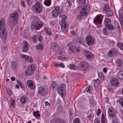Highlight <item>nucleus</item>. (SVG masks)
<instances>
[{"label": "nucleus", "mask_w": 123, "mask_h": 123, "mask_svg": "<svg viewBox=\"0 0 123 123\" xmlns=\"http://www.w3.org/2000/svg\"><path fill=\"white\" fill-rule=\"evenodd\" d=\"M0 34L3 39H6L7 38V34L6 27L3 19L0 20Z\"/></svg>", "instance_id": "1"}, {"label": "nucleus", "mask_w": 123, "mask_h": 123, "mask_svg": "<svg viewBox=\"0 0 123 123\" xmlns=\"http://www.w3.org/2000/svg\"><path fill=\"white\" fill-rule=\"evenodd\" d=\"M90 7L88 5H84L81 9L78 17L79 18L81 17L87 16L90 12Z\"/></svg>", "instance_id": "2"}, {"label": "nucleus", "mask_w": 123, "mask_h": 123, "mask_svg": "<svg viewBox=\"0 0 123 123\" xmlns=\"http://www.w3.org/2000/svg\"><path fill=\"white\" fill-rule=\"evenodd\" d=\"M43 22L40 21L38 18L35 19L33 21L31 27H33L35 29L39 30L42 27Z\"/></svg>", "instance_id": "3"}, {"label": "nucleus", "mask_w": 123, "mask_h": 123, "mask_svg": "<svg viewBox=\"0 0 123 123\" xmlns=\"http://www.w3.org/2000/svg\"><path fill=\"white\" fill-rule=\"evenodd\" d=\"M33 9L35 12L39 13L43 11V8L40 3L39 2H37L33 6Z\"/></svg>", "instance_id": "4"}, {"label": "nucleus", "mask_w": 123, "mask_h": 123, "mask_svg": "<svg viewBox=\"0 0 123 123\" xmlns=\"http://www.w3.org/2000/svg\"><path fill=\"white\" fill-rule=\"evenodd\" d=\"M83 53L87 60L90 61H92L94 58L93 55L89 51L85 50L84 51Z\"/></svg>", "instance_id": "5"}, {"label": "nucleus", "mask_w": 123, "mask_h": 123, "mask_svg": "<svg viewBox=\"0 0 123 123\" xmlns=\"http://www.w3.org/2000/svg\"><path fill=\"white\" fill-rule=\"evenodd\" d=\"M10 17L11 20L14 22V25H15L18 20L19 17L18 13L15 12L12 14L10 15Z\"/></svg>", "instance_id": "6"}, {"label": "nucleus", "mask_w": 123, "mask_h": 123, "mask_svg": "<svg viewBox=\"0 0 123 123\" xmlns=\"http://www.w3.org/2000/svg\"><path fill=\"white\" fill-rule=\"evenodd\" d=\"M66 86L65 84H63L60 85L57 89V92L61 96H62L64 95L63 93L64 92V89Z\"/></svg>", "instance_id": "7"}, {"label": "nucleus", "mask_w": 123, "mask_h": 123, "mask_svg": "<svg viewBox=\"0 0 123 123\" xmlns=\"http://www.w3.org/2000/svg\"><path fill=\"white\" fill-rule=\"evenodd\" d=\"M35 69V67L33 65H31L29 66L26 70L27 73H28V75L32 74L34 73Z\"/></svg>", "instance_id": "8"}, {"label": "nucleus", "mask_w": 123, "mask_h": 123, "mask_svg": "<svg viewBox=\"0 0 123 123\" xmlns=\"http://www.w3.org/2000/svg\"><path fill=\"white\" fill-rule=\"evenodd\" d=\"M59 10V7L58 6H55V9L52 11L51 13L52 16L53 17L55 18L58 16Z\"/></svg>", "instance_id": "9"}, {"label": "nucleus", "mask_w": 123, "mask_h": 123, "mask_svg": "<svg viewBox=\"0 0 123 123\" xmlns=\"http://www.w3.org/2000/svg\"><path fill=\"white\" fill-rule=\"evenodd\" d=\"M111 85L115 87H117L119 84L118 80L116 78H111L110 80Z\"/></svg>", "instance_id": "10"}, {"label": "nucleus", "mask_w": 123, "mask_h": 123, "mask_svg": "<svg viewBox=\"0 0 123 123\" xmlns=\"http://www.w3.org/2000/svg\"><path fill=\"white\" fill-rule=\"evenodd\" d=\"M103 18V16L101 15L97 16L94 20L95 23L96 24H100L102 22Z\"/></svg>", "instance_id": "11"}, {"label": "nucleus", "mask_w": 123, "mask_h": 123, "mask_svg": "<svg viewBox=\"0 0 123 123\" xmlns=\"http://www.w3.org/2000/svg\"><path fill=\"white\" fill-rule=\"evenodd\" d=\"M43 39V38L41 34H38L37 35L33 36V42H36L37 40H38L39 41H41Z\"/></svg>", "instance_id": "12"}, {"label": "nucleus", "mask_w": 123, "mask_h": 123, "mask_svg": "<svg viewBox=\"0 0 123 123\" xmlns=\"http://www.w3.org/2000/svg\"><path fill=\"white\" fill-rule=\"evenodd\" d=\"M86 41L88 45H91L94 43V40L92 39V37L90 36H88L86 37Z\"/></svg>", "instance_id": "13"}, {"label": "nucleus", "mask_w": 123, "mask_h": 123, "mask_svg": "<svg viewBox=\"0 0 123 123\" xmlns=\"http://www.w3.org/2000/svg\"><path fill=\"white\" fill-rule=\"evenodd\" d=\"M23 51L26 52L28 50L29 46L28 42L26 41H24L23 42Z\"/></svg>", "instance_id": "14"}, {"label": "nucleus", "mask_w": 123, "mask_h": 123, "mask_svg": "<svg viewBox=\"0 0 123 123\" xmlns=\"http://www.w3.org/2000/svg\"><path fill=\"white\" fill-rule=\"evenodd\" d=\"M38 92L39 94L42 96H44L47 93L46 91L43 87L38 88Z\"/></svg>", "instance_id": "15"}, {"label": "nucleus", "mask_w": 123, "mask_h": 123, "mask_svg": "<svg viewBox=\"0 0 123 123\" xmlns=\"http://www.w3.org/2000/svg\"><path fill=\"white\" fill-rule=\"evenodd\" d=\"M108 112L109 116L111 117H114L116 116V112L111 108H110L108 110Z\"/></svg>", "instance_id": "16"}, {"label": "nucleus", "mask_w": 123, "mask_h": 123, "mask_svg": "<svg viewBox=\"0 0 123 123\" xmlns=\"http://www.w3.org/2000/svg\"><path fill=\"white\" fill-rule=\"evenodd\" d=\"M11 68L14 71H16L17 70L18 65L17 63L14 61H12L11 62Z\"/></svg>", "instance_id": "17"}, {"label": "nucleus", "mask_w": 123, "mask_h": 123, "mask_svg": "<svg viewBox=\"0 0 123 123\" xmlns=\"http://www.w3.org/2000/svg\"><path fill=\"white\" fill-rule=\"evenodd\" d=\"M68 47V51L70 54H72L75 51V47L71 45H69Z\"/></svg>", "instance_id": "18"}, {"label": "nucleus", "mask_w": 123, "mask_h": 123, "mask_svg": "<svg viewBox=\"0 0 123 123\" xmlns=\"http://www.w3.org/2000/svg\"><path fill=\"white\" fill-rule=\"evenodd\" d=\"M28 86L31 89H34L35 87V85L34 84L33 82L31 80L28 81L27 82Z\"/></svg>", "instance_id": "19"}, {"label": "nucleus", "mask_w": 123, "mask_h": 123, "mask_svg": "<svg viewBox=\"0 0 123 123\" xmlns=\"http://www.w3.org/2000/svg\"><path fill=\"white\" fill-rule=\"evenodd\" d=\"M55 121L56 123H66L64 119L62 118L55 119Z\"/></svg>", "instance_id": "20"}, {"label": "nucleus", "mask_w": 123, "mask_h": 123, "mask_svg": "<svg viewBox=\"0 0 123 123\" xmlns=\"http://www.w3.org/2000/svg\"><path fill=\"white\" fill-rule=\"evenodd\" d=\"M20 100L22 104H24L27 103V98L23 96L21 98Z\"/></svg>", "instance_id": "21"}, {"label": "nucleus", "mask_w": 123, "mask_h": 123, "mask_svg": "<svg viewBox=\"0 0 123 123\" xmlns=\"http://www.w3.org/2000/svg\"><path fill=\"white\" fill-rule=\"evenodd\" d=\"M116 65L118 67H120L122 66L123 63L121 60L120 59H118L117 60L116 62Z\"/></svg>", "instance_id": "22"}, {"label": "nucleus", "mask_w": 123, "mask_h": 123, "mask_svg": "<svg viewBox=\"0 0 123 123\" xmlns=\"http://www.w3.org/2000/svg\"><path fill=\"white\" fill-rule=\"evenodd\" d=\"M117 77L120 80H123V71H120L118 73Z\"/></svg>", "instance_id": "23"}, {"label": "nucleus", "mask_w": 123, "mask_h": 123, "mask_svg": "<svg viewBox=\"0 0 123 123\" xmlns=\"http://www.w3.org/2000/svg\"><path fill=\"white\" fill-rule=\"evenodd\" d=\"M45 29L46 32L47 34L49 36H51L52 34V33L51 32V29L50 28L48 29L47 27H45Z\"/></svg>", "instance_id": "24"}, {"label": "nucleus", "mask_w": 123, "mask_h": 123, "mask_svg": "<svg viewBox=\"0 0 123 123\" xmlns=\"http://www.w3.org/2000/svg\"><path fill=\"white\" fill-rule=\"evenodd\" d=\"M51 46V49L54 50L55 51L58 48V45L57 43L55 42L52 43Z\"/></svg>", "instance_id": "25"}, {"label": "nucleus", "mask_w": 123, "mask_h": 123, "mask_svg": "<svg viewBox=\"0 0 123 123\" xmlns=\"http://www.w3.org/2000/svg\"><path fill=\"white\" fill-rule=\"evenodd\" d=\"M68 67L70 69L72 70H75L77 69V67L76 65L74 64H71L68 65Z\"/></svg>", "instance_id": "26"}, {"label": "nucleus", "mask_w": 123, "mask_h": 123, "mask_svg": "<svg viewBox=\"0 0 123 123\" xmlns=\"http://www.w3.org/2000/svg\"><path fill=\"white\" fill-rule=\"evenodd\" d=\"M106 14L108 17L112 16L113 15V11L111 10H109L106 12Z\"/></svg>", "instance_id": "27"}, {"label": "nucleus", "mask_w": 123, "mask_h": 123, "mask_svg": "<svg viewBox=\"0 0 123 123\" xmlns=\"http://www.w3.org/2000/svg\"><path fill=\"white\" fill-rule=\"evenodd\" d=\"M111 50L114 56L117 55L119 53L118 50L114 48L111 49Z\"/></svg>", "instance_id": "28"}, {"label": "nucleus", "mask_w": 123, "mask_h": 123, "mask_svg": "<svg viewBox=\"0 0 123 123\" xmlns=\"http://www.w3.org/2000/svg\"><path fill=\"white\" fill-rule=\"evenodd\" d=\"M23 57H24V58H25V60L27 62H32V59L30 56H28L27 55H25L23 57Z\"/></svg>", "instance_id": "29"}, {"label": "nucleus", "mask_w": 123, "mask_h": 123, "mask_svg": "<svg viewBox=\"0 0 123 123\" xmlns=\"http://www.w3.org/2000/svg\"><path fill=\"white\" fill-rule=\"evenodd\" d=\"M106 28L109 30H114L115 29V28L112 25L110 24L107 25H106L105 26Z\"/></svg>", "instance_id": "30"}, {"label": "nucleus", "mask_w": 123, "mask_h": 123, "mask_svg": "<svg viewBox=\"0 0 123 123\" xmlns=\"http://www.w3.org/2000/svg\"><path fill=\"white\" fill-rule=\"evenodd\" d=\"M110 7L109 5L108 4H106L103 8V10L104 11L107 12L108 10H110Z\"/></svg>", "instance_id": "31"}, {"label": "nucleus", "mask_w": 123, "mask_h": 123, "mask_svg": "<svg viewBox=\"0 0 123 123\" xmlns=\"http://www.w3.org/2000/svg\"><path fill=\"white\" fill-rule=\"evenodd\" d=\"M111 23V20L110 19L108 18H106L104 20V24L106 26V25H108L110 24Z\"/></svg>", "instance_id": "32"}, {"label": "nucleus", "mask_w": 123, "mask_h": 123, "mask_svg": "<svg viewBox=\"0 0 123 123\" xmlns=\"http://www.w3.org/2000/svg\"><path fill=\"white\" fill-rule=\"evenodd\" d=\"M98 75L100 79L102 80H104L105 76L103 75L102 73L99 72L98 73Z\"/></svg>", "instance_id": "33"}, {"label": "nucleus", "mask_w": 123, "mask_h": 123, "mask_svg": "<svg viewBox=\"0 0 123 123\" xmlns=\"http://www.w3.org/2000/svg\"><path fill=\"white\" fill-rule=\"evenodd\" d=\"M87 64V63L84 61L80 62L79 64V66L80 68H84Z\"/></svg>", "instance_id": "34"}, {"label": "nucleus", "mask_w": 123, "mask_h": 123, "mask_svg": "<svg viewBox=\"0 0 123 123\" xmlns=\"http://www.w3.org/2000/svg\"><path fill=\"white\" fill-rule=\"evenodd\" d=\"M36 48L37 49L42 50L43 49V47L42 44H39L36 45Z\"/></svg>", "instance_id": "35"}, {"label": "nucleus", "mask_w": 123, "mask_h": 123, "mask_svg": "<svg viewBox=\"0 0 123 123\" xmlns=\"http://www.w3.org/2000/svg\"><path fill=\"white\" fill-rule=\"evenodd\" d=\"M54 66L56 67H61L63 68H64L65 67L64 64L62 63H55L54 65Z\"/></svg>", "instance_id": "36"}, {"label": "nucleus", "mask_w": 123, "mask_h": 123, "mask_svg": "<svg viewBox=\"0 0 123 123\" xmlns=\"http://www.w3.org/2000/svg\"><path fill=\"white\" fill-rule=\"evenodd\" d=\"M51 1L50 0H45L44 2V4L46 6H49L51 5Z\"/></svg>", "instance_id": "37"}, {"label": "nucleus", "mask_w": 123, "mask_h": 123, "mask_svg": "<svg viewBox=\"0 0 123 123\" xmlns=\"http://www.w3.org/2000/svg\"><path fill=\"white\" fill-rule=\"evenodd\" d=\"M78 41V42L80 44L84 45L85 43V41L82 38L79 39Z\"/></svg>", "instance_id": "38"}, {"label": "nucleus", "mask_w": 123, "mask_h": 123, "mask_svg": "<svg viewBox=\"0 0 123 123\" xmlns=\"http://www.w3.org/2000/svg\"><path fill=\"white\" fill-rule=\"evenodd\" d=\"M33 115L35 117L37 118L38 117H39L40 116L39 114V112L37 111V112L34 111Z\"/></svg>", "instance_id": "39"}, {"label": "nucleus", "mask_w": 123, "mask_h": 123, "mask_svg": "<svg viewBox=\"0 0 123 123\" xmlns=\"http://www.w3.org/2000/svg\"><path fill=\"white\" fill-rule=\"evenodd\" d=\"M51 86L53 89L55 88H57L58 85L57 84H56L55 82L52 81V83L51 84Z\"/></svg>", "instance_id": "40"}, {"label": "nucleus", "mask_w": 123, "mask_h": 123, "mask_svg": "<svg viewBox=\"0 0 123 123\" xmlns=\"http://www.w3.org/2000/svg\"><path fill=\"white\" fill-rule=\"evenodd\" d=\"M108 42L110 45H114L115 44L116 42L111 39H108L107 40Z\"/></svg>", "instance_id": "41"}, {"label": "nucleus", "mask_w": 123, "mask_h": 123, "mask_svg": "<svg viewBox=\"0 0 123 123\" xmlns=\"http://www.w3.org/2000/svg\"><path fill=\"white\" fill-rule=\"evenodd\" d=\"M11 103L10 105L11 107L13 108H14L15 106V100L13 99H11L10 100Z\"/></svg>", "instance_id": "42"}, {"label": "nucleus", "mask_w": 123, "mask_h": 123, "mask_svg": "<svg viewBox=\"0 0 123 123\" xmlns=\"http://www.w3.org/2000/svg\"><path fill=\"white\" fill-rule=\"evenodd\" d=\"M119 17H123V11L122 9L121 8L119 11Z\"/></svg>", "instance_id": "43"}, {"label": "nucleus", "mask_w": 123, "mask_h": 123, "mask_svg": "<svg viewBox=\"0 0 123 123\" xmlns=\"http://www.w3.org/2000/svg\"><path fill=\"white\" fill-rule=\"evenodd\" d=\"M118 47L121 49L123 50V43H118L117 44Z\"/></svg>", "instance_id": "44"}, {"label": "nucleus", "mask_w": 123, "mask_h": 123, "mask_svg": "<svg viewBox=\"0 0 123 123\" xmlns=\"http://www.w3.org/2000/svg\"><path fill=\"white\" fill-rule=\"evenodd\" d=\"M61 25L68 26L67 22L65 20H62L61 21Z\"/></svg>", "instance_id": "45"}, {"label": "nucleus", "mask_w": 123, "mask_h": 123, "mask_svg": "<svg viewBox=\"0 0 123 123\" xmlns=\"http://www.w3.org/2000/svg\"><path fill=\"white\" fill-rule=\"evenodd\" d=\"M108 56L109 57H112L114 56L111 49L108 52Z\"/></svg>", "instance_id": "46"}, {"label": "nucleus", "mask_w": 123, "mask_h": 123, "mask_svg": "<svg viewBox=\"0 0 123 123\" xmlns=\"http://www.w3.org/2000/svg\"><path fill=\"white\" fill-rule=\"evenodd\" d=\"M59 16L60 18L61 17L62 20H65L66 19L67 17V15H61L60 14Z\"/></svg>", "instance_id": "47"}, {"label": "nucleus", "mask_w": 123, "mask_h": 123, "mask_svg": "<svg viewBox=\"0 0 123 123\" xmlns=\"http://www.w3.org/2000/svg\"><path fill=\"white\" fill-rule=\"evenodd\" d=\"M7 93L10 96H11L12 95V93L11 91L9 89L7 88L6 89Z\"/></svg>", "instance_id": "48"}, {"label": "nucleus", "mask_w": 123, "mask_h": 123, "mask_svg": "<svg viewBox=\"0 0 123 123\" xmlns=\"http://www.w3.org/2000/svg\"><path fill=\"white\" fill-rule=\"evenodd\" d=\"M73 123H80L79 119L78 118H76L74 120Z\"/></svg>", "instance_id": "49"}, {"label": "nucleus", "mask_w": 123, "mask_h": 123, "mask_svg": "<svg viewBox=\"0 0 123 123\" xmlns=\"http://www.w3.org/2000/svg\"><path fill=\"white\" fill-rule=\"evenodd\" d=\"M106 28H105L103 29V33L105 35H106L108 34V33L107 31Z\"/></svg>", "instance_id": "50"}, {"label": "nucleus", "mask_w": 123, "mask_h": 123, "mask_svg": "<svg viewBox=\"0 0 123 123\" xmlns=\"http://www.w3.org/2000/svg\"><path fill=\"white\" fill-rule=\"evenodd\" d=\"M91 87H87L86 88V91L87 92H90L91 91Z\"/></svg>", "instance_id": "51"}, {"label": "nucleus", "mask_w": 123, "mask_h": 123, "mask_svg": "<svg viewBox=\"0 0 123 123\" xmlns=\"http://www.w3.org/2000/svg\"><path fill=\"white\" fill-rule=\"evenodd\" d=\"M101 122L102 123H105L104 120V117L103 114H102V115Z\"/></svg>", "instance_id": "52"}, {"label": "nucleus", "mask_w": 123, "mask_h": 123, "mask_svg": "<svg viewBox=\"0 0 123 123\" xmlns=\"http://www.w3.org/2000/svg\"><path fill=\"white\" fill-rule=\"evenodd\" d=\"M27 1V4L29 5H31L32 4L33 0H26Z\"/></svg>", "instance_id": "53"}, {"label": "nucleus", "mask_w": 123, "mask_h": 123, "mask_svg": "<svg viewBox=\"0 0 123 123\" xmlns=\"http://www.w3.org/2000/svg\"><path fill=\"white\" fill-rule=\"evenodd\" d=\"M67 26L61 25V29L63 31H66Z\"/></svg>", "instance_id": "54"}, {"label": "nucleus", "mask_w": 123, "mask_h": 123, "mask_svg": "<svg viewBox=\"0 0 123 123\" xmlns=\"http://www.w3.org/2000/svg\"><path fill=\"white\" fill-rule=\"evenodd\" d=\"M21 3V5L22 6H23L24 7H25L26 5L25 4V1L23 0H21L20 1Z\"/></svg>", "instance_id": "55"}, {"label": "nucleus", "mask_w": 123, "mask_h": 123, "mask_svg": "<svg viewBox=\"0 0 123 123\" xmlns=\"http://www.w3.org/2000/svg\"><path fill=\"white\" fill-rule=\"evenodd\" d=\"M86 0H78L79 3L81 4L84 3L85 2Z\"/></svg>", "instance_id": "56"}, {"label": "nucleus", "mask_w": 123, "mask_h": 123, "mask_svg": "<svg viewBox=\"0 0 123 123\" xmlns=\"http://www.w3.org/2000/svg\"><path fill=\"white\" fill-rule=\"evenodd\" d=\"M94 123H100L99 119L98 118H96L94 121Z\"/></svg>", "instance_id": "57"}, {"label": "nucleus", "mask_w": 123, "mask_h": 123, "mask_svg": "<svg viewBox=\"0 0 123 123\" xmlns=\"http://www.w3.org/2000/svg\"><path fill=\"white\" fill-rule=\"evenodd\" d=\"M119 102L120 104L123 107V99L121 98L119 99Z\"/></svg>", "instance_id": "58"}, {"label": "nucleus", "mask_w": 123, "mask_h": 123, "mask_svg": "<svg viewBox=\"0 0 123 123\" xmlns=\"http://www.w3.org/2000/svg\"><path fill=\"white\" fill-rule=\"evenodd\" d=\"M22 75L24 76H25L26 75H28V73H27L26 70L22 74Z\"/></svg>", "instance_id": "59"}, {"label": "nucleus", "mask_w": 123, "mask_h": 123, "mask_svg": "<svg viewBox=\"0 0 123 123\" xmlns=\"http://www.w3.org/2000/svg\"><path fill=\"white\" fill-rule=\"evenodd\" d=\"M101 111L100 109H98L97 110V116H98L101 113Z\"/></svg>", "instance_id": "60"}, {"label": "nucleus", "mask_w": 123, "mask_h": 123, "mask_svg": "<svg viewBox=\"0 0 123 123\" xmlns=\"http://www.w3.org/2000/svg\"><path fill=\"white\" fill-rule=\"evenodd\" d=\"M114 23L115 24H116L117 25V26H118V28L119 29L120 28V27L119 26V25L118 22L116 21H115L114 22Z\"/></svg>", "instance_id": "61"}, {"label": "nucleus", "mask_w": 123, "mask_h": 123, "mask_svg": "<svg viewBox=\"0 0 123 123\" xmlns=\"http://www.w3.org/2000/svg\"><path fill=\"white\" fill-rule=\"evenodd\" d=\"M75 51L77 52H79L80 51V47L79 46L76 48L75 47Z\"/></svg>", "instance_id": "62"}, {"label": "nucleus", "mask_w": 123, "mask_h": 123, "mask_svg": "<svg viewBox=\"0 0 123 123\" xmlns=\"http://www.w3.org/2000/svg\"><path fill=\"white\" fill-rule=\"evenodd\" d=\"M120 22L122 26H123V17H122V18L121 17H120Z\"/></svg>", "instance_id": "63"}, {"label": "nucleus", "mask_w": 123, "mask_h": 123, "mask_svg": "<svg viewBox=\"0 0 123 123\" xmlns=\"http://www.w3.org/2000/svg\"><path fill=\"white\" fill-rule=\"evenodd\" d=\"M68 4L70 5V6H71L72 5L71 2L70 1H68V2H67L66 4V5H67V6H68Z\"/></svg>", "instance_id": "64"}]
</instances>
